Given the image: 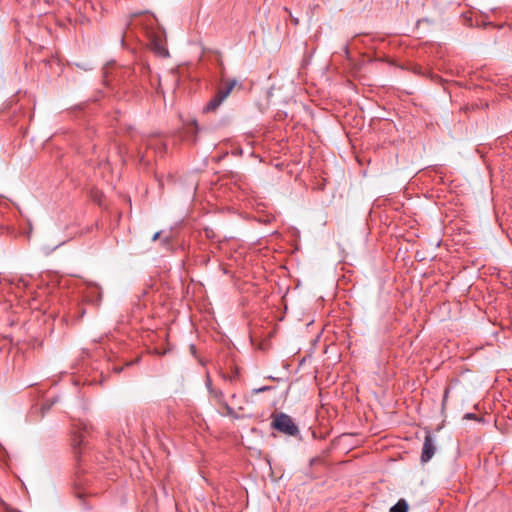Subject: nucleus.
I'll list each match as a JSON object with an SVG mask.
<instances>
[{"instance_id": "obj_1", "label": "nucleus", "mask_w": 512, "mask_h": 512, "mask_svg": "<svg viewBox=\"0 0 512 512\" xmlns=\"http://www.w3.org/2000/svg\"><path fill=\"white\" fill-rule=\"evenodd\" d=\"M206 386L209 390L211 397L215 400L217 404L220 405V413L225 416H232L235 418H243L249 416L250 413H246V409L243 406L235 407L234 400L236 398L235 394L232 395L231 403H227L224 401V394L221 390L215 389L212 387L211 380L208 378L206 381Z\"/></svg>"}, {"instance_id": "obj_2", "label": "nucleus", "mask_w": 512, "mask_h": 512, "mask_svg": "<svg viewBox=\"0 0 512 512\" xmlns=\"http://www.w3.org/2000/svg\"><path fill=\"white\" fill-rule=\"evenodd\" d=\"M270 426L272 429H275L287 436L295 437L300 433L299 428L293 419L289 415L282 412L274 415Z\"/></svg>"}, {"instance_id": "obj_3", "label": "nucleus", "mask_w": 512, "mask_h": 512, "mask_svg": "<svg viewBox=\"0 0 512 512\" xmlns=\"http://www.w3.org/2000/svg\"><path fill=\"white\" fill-rule=\"evenodd\" d=\"M235 86V81L230 82L225 87L220 88L214 97L206 104L204 111L213 112L215 111L222 102L229 96Z\"/></svg>"}, {"instance_id": "obj_4", "label": "nucleus", "mask_w": 512, "mask_h": 512, "mask_svg": "<svg viewBox=\"0 0 512 512\" xmlns=\"http://www.w3.org/2000/svg\"><path fill=\"white\" fill-rule=\"evenodd\" d=\"M436 449V437L432 433L426 432L422 446L421 461L423 463L430 461L433 458Z\"/></svg>"}, {"instance_id": "obj_5", "label": "nucleus", "mask_w": 512, "mask_h": 512, "mask_svg": "<svg viewBox=\"0 0 512 512\" xmlns=\"http://www.w3.org/2000/svg\"><path fill=\"white\" fill-rule=\"evenodd\" d=\"M82 430L75 431L72 437V446L75 452V455L80 458L86 449V436L89 433L88 427L85 424H82Z\"/></svg>"}, {"instance_id": "obj_6", "label": "nucleus", "mask_w": 512, "mask_h": 512, "mask_svg": "<svg viewBox=\"0 0 512 512\" xmlns=\"http://www.w3.org/2000/svg\"><path fill=\"white\" fill-rule=\"evenodd\" d=\"M221 377L224 381L234 384L241 380L240 370L238 367H234L230 373L221 372Z\"/></svg>"}, {"instance_id": "obj_7", "label": "nucleus", "mask_w": 512, "mask_h": 512, "mask_svg": "<svg viewBox=\"0 0 512 512\" xmlns=\"http://www.w3.org/2000/svg\"><path fill=\"white\" fill-rule=\"evenodd\" d=\"M408 503L404 499H400L395 505L390 508V512H407Z\"/></svg>"}, {"instance_id": "obj_8", "label": "nucleus", "mask_w": 512, "mask_h": 512, "mask_svg": "<svg viewBox=\"0 0 512 512\" xmlns=\"http://www.w3.org/2000/svg\"><path fill=\"white\" fill-rule=\"evenodd\" d=\"M187 130L189 133H192L193 135H196L198 132V125L196 121H193L188 127Z\"/></svg>"}, {"instance_id": "obj_9", "label": "nucleus", "mask_w": 512, "mask_h": 512, "mask_svg": "<svg viewBox=\"0 0 512 512\" xmlns=\"http://www.w3.org/2000/svg\"><path fill=\"white\" fill-rule=\"evenodd\" d=\"M271 218L272 217L269 215L262 216V213H260V211L258 210V218H257L258 223H260V222L268 223L271 221Z\"/></svg>"}, {"instance_id": "obj_10", "label": "nucleus", "mask_w": 512, "mask_h": 512, "mask_svg": "<svg viewBox=\"0 0 512 512\" xmlns=\"http://www.w3.org/2000/svg\"><path fill=\"white\" fill-rule=\"evenodd\" d=\"M141 14H142V12H135V13H132V14H131V16H130V19L128 20V22H127V24H126V25H127V27L131 25L133 18L138 17V16H139V15H141Z\"/></svg>"}, {"instance_id": "obj_11", "label": "nucleus", "mask_w": 512, "mask_h": 512, "mask_svg": "<svg viewBox=\"0 0 512 512\" xmlns=\"http://www.w3.org/2000/svg\"><path fill=\"white\" fill-rule=\"evenodd\" d=\"M160 234H161V232H156V233L153 235L152 240H153V241H156V240L160 237Z\"/></svg>"}, {"instance_id": "obj_12", "label": "nucleus", "mask_w": 512, "mask_h": 512, "mask_svg": "<svg viewBox=\"0 0 512 512\" xmlns=\"http://www.w3.org/2000/svg\"><path fill=\"white\" fill-rule=\"evenodd\" d=\"M465 418H467V419H474V418H475V414H473V413H467V414L465 415Z\"/></svg>"}, {"instance_id": "obj_13", "label": "nucleus", "mask_w": 512, "mask_h": 512, "mask_svg": "<svg viewBox=\"0 0 512 512\" xmlns=\"http://www.w3.org/2000/svg\"><path fill=\"white\" fill-rule=\"evenodd\" d=\"M266 390H268V387H267V386L258 387V393H259V392H264V391H266Z\"/></svg>"}, {"instance_id": "obj_14", "label": "nucleus", "mask_w": 512, "mask_h": 512, "mask_svg": "<svg viewBox=\"0 0 512 512\" xmlns=\"http://www.w3.org/2000/svg\"><path fill=\"white\" fill-rule=\"evenodd\" d=\"M0 504L4 506L5 509H7V504L0 498Z\"/></svg>"}, {"instance_id": "obj_15", "label": "nucleus", "mask_w": 512, "mask_h": 512, "mask_svg": "<svg viewBox=\"0 0 512 512\" xmlns=\"http://www.w3.org/2000/svg\"><path fill=\"white\" fill-rule=\"evenodd\" d=\"M273 233H274V231H270V232L264 233L263 237L266 236V235H269V234H273Z\"/></svg>"}, {"instance_id": "obj_16", "label": "nucleus", "mask_w": 512, "mask_h": 512, "mask_svg": "<svg viewBox=\"0 0 512 512\" xmlns=\"http://www.w3.org/2000/svg\"><path fill=\"white\" fill-rule=\"evenodd\" d=\"M447 396H448V391L446 390L445 394H444V400L447 398Z\"/></svg>"}]
</instances>
